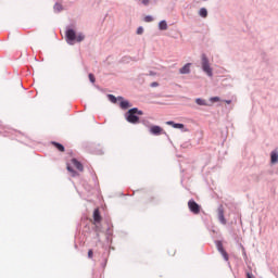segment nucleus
Instances as JSON below:
<instances>
[{
	"label": "nucleus",
	"instance_id": "f257e3e1",
	"mask_svg": "<svg viewBox=\"0 0 278 278\" xmlns=\"http://www.w3.org/2000/svg\"><path fill=\"white\" fill-rule=\"evenodd\" d=\"M125 116L128 123L136 125L137 123H140V117L138 116H142V111L138 110V108H134L128 110Z\"/></svg>",
	"mask_w": 278,
	"mask_h": 278
},
{
	"label": "nucleus",
	"instance_id": "f03ea898",
	"mask_svg": "<svg viewBox=\"0 0 278 278\" xmlns=\"http://www.w3.org/2000/svg\"><path fill=\"white\" fill-rule=\"evenodd\" d=\"M108 99L109 101H111V103H117V101H121L119 108L122 110H129V108H131V104H129V101L124 100L123 97L115 98L114 94H108Z\"/></svg>",
	"mask_w": 278,
	"mask_h": 278
},
{
	"label": "nucleus",
	"instance_id": "7ed1b4c3",
	"mask_svg": "<svg viewBox=\"0 0 278 278\" xmlns=\"http://www.w3.org/2000/svg\"><path fill=\"white\" fill-rule=\"evenodd\" d=\"M202 70L204 71V73H206V75H208V77H212L213 72L212 67L210 66V60H207V56L205 54L202 55Z\"/></svg>",
	"mask_w": 278,
	"mask_h": 278
},
{
	"label": "nucleus",
	"instance_id": "20e7f679",
	"mask_svg": "<svg viewBox=\"0 0 278 278\" xmlns=\"http://www.w3.org/2000/svg\"><path fill=\"white\" fill-rule=\"evenodd\" d=\"M188 207L192 214L201 213V206L194 200H189Z\"/></svg>",
	"mask_w": 278,
	"mask_h": 278
},
{
	"label": "nucleus",
	"instance_id": "39448f33",
	"mask_svg": "<svg viewBox=\"0 0 278 278\" xmlns=\"http://www.w3.org/2000/svg\"><path fill=\"white\" fill-rule=\"evenodd\" d=\"M66 38H67L68 45H75V39H76L75 30L68 29L66 31Z\"/></svg>",
	"mask_w": 278,
	"mask_h": 278
},
{
	"label": "nucleus",
	"instance_id": "423d86ee",
	"mask_svg": "<svg viewBox=\"0 0 278 278\" xmlns=\"http://www.w3.org/2000/svg\"><path fill=\"white\" fill-rule=\"evenodd\" d=\"M217 216H218V220L222 223V225H227V219H225V210H223V206L218 207Z\"/></svg>",
	"mask_w": 278,
	"mask_h": 278
},
{
	"label": "nucleus",
	"instance_id": "0eeeda50",
	"mask_svg": "<svg viewBox=\"0 0 278 278\" xmlns=\"http://www.w3.org/2000/svg\"><path fill=\"white\" fill-rule=\"evenodd\" d=\"M216 247H217V250L219 251V253L223 255L224 260L227 262L229 260V255L223 248V242L217 241Z\"/></svg>",
	"mask_w": 278,
	"mask_h": 278
},
{
	"label": "nucleus",
	"instance_id": "6e6552de",
	"mask_svg": "<svg viewBox=\"0 0 278 278\" xmlns=\"http://www.w3.org/2000/svg\"><path fill=\"white\" fill-rule=\"evenodd\" d=\"M101 220H103V217H101V212L99 211V208H96L93 211V225H99Z\"/></svg>",
	"mask_w": 278,
	"mask_h": 278
},
{
	"label": "nucleus",
	"instance_id": "1a4fd4ad",
	"mask_svg": "<svg viewBox=\"0 0 278 278\" xmlns=\"http://www.w3.org/2000/svg\"><path fill=\"white\" fill-rule=\"evenodd\" d=\"M164 131V129H162V127L160 126H152L150 128V134H152L153 136H160V134H162Z\"/></svg>",
	"mask_w": 278,
	"mask_h": 278
},
{
	"label": "nucleus",
	"instance_id": "9d476101",
	"mask_svg": "<svg viewBox=\"0 0 278 278\" xmlns=\"http://www.w3.org/2000/svg\"><path fill=\"white\" fill-rule=\"evenodd\" d=\"M72 164L75 166V168H77V170H79V173H84V165L81 162L77 161V159H73Z\"/></svg>",
	"mask_w": 278,
	"mask_h": 278
},
{
	"label": "nucleus",
	"instance_id": "9b49d317",
	"mask_svg": "<svg viewBox=\"0 0 278 278\" xmlns=\"http://www.w3.org/2000/svg\"><path fill=\"white\" fill-rule=\"evenodd\" d=\"M190 63H187L184 67L179 70L180 75H188L190 73Z\"/></svg>",
	"mask_w": 278,
	"mask_h": 278
},
{
	"label": "nucleus",
	"instance_id": "f8f14e48",
	"mask_svg": "<svg viewBox=\"0 0 278 278\" xmlns=\"http://www.w3.org/2000/svg\"><path fill=\"white\" fill-rule=\"evenodd\" d=\"M159 29H161V31H166V29H168V24L166 23V21H161L159 23Z\"/></svg>",
	"mask_w": 278,
	"mask_h": 278
},
{
	"label": "nucleus",
	"instance_id": "ddd939ff",
	"mask_svg": "<svg viewBox=\"0 0 278 278\" xmlns=\"http://www.w3.org/2000/svg\"><path fill=\"white\" fill-rule=\"evenodd\" d=\"M270 160H271V164H277V162H278V152L277 151L271 152Z\"/></svg>",
	"mask_w": 278,
	"mask_h": 278
},
{
	"label": "nucleus",
	"instance_id": "4468645a",
	"mask_svg": "<svg viewBox=\"0 0 278 278\" xmlns=\"http://www.w3.org/2000/svg\"><path fill=\"white\" fill-rule=\"evenodd\" d=\"M166 125H172L174 129H184V124H176L175 122H167Z\"/></svg>",
	"mask_w": 278,
	"mask_h": 278
},
{
	"label": "nucleus",
	"instance_id": "2eb2a0df",
	"mask_svg": "<svg viewBox=\"0 0 278 278\" xmlns=\"http://www.w3.org/2000/svg\"><path fill=\"white\" fill-rule=\"evenodd\" d=\"M199 16H201L202 18H207V9L205 8L200 9Z\"/></svg>",
	"mask_w": 278,
	"mask_h": 278
},
{
	"label": "nucleus",
	"instance_id": "dca6fc26",
	"mask_svg": "<svg viewBox=\"0 0 278 278\" xmlns=\"http://www.w3.org/2000/svg\"><path fill=\"white\" fill-rule=\"evenodd\" d=\"M67 170L68 173H71L72 177H79V174L73 169V167H71L70 165H67Z\"/></svg>",
	"mask_w": 278,
	"mask_h": 278
},
{
	"label": "nucleus",
	"instance_id": "f3484780",
	"mask_svg": "<svg viewBox=\"0 0 278 278\" xmlns=\"http://www.w3.org/2000/svg\"><path fill=\"white\" fill-rule=\"evenodd\" d=\"M52 144L58 149V151H61V153H64V146L62 143L52 142Z\"/></svg>",
	"mask_w": 278,
	"mask_h": 278
},
{
	"label": "nucleus",
	"instance_id": "a211bd4d",
	"mask_svg": "<svg viewBox=\"0 0 278 278\" xmlns=\"http://www.w3.org/2000/svg\"><path fill=\"white\" fill-rule=\"evenodd\" d=\"M195 103L198 105H207V101H205V100H203L201 98L195 99Z\"/></svg>",
	"mask_w": 278,
	"mask_h": 278
},
{
	"label": "nucleus",
	"instance_id": "6ab92c4d",
	"mask_svg": "<svg viewBox=\"0 0 278 278\" xmlns=\"http://www.w3.org/2000/svg\"><path fill=\"white\" fill-rule=\"evenodd\" d=\"M84 35L79 34V35H76V42H81L84 40Z\"/></svg>",
	"mask_w": 278,
	"mask_h": 278
},
{
	"label": "nucleus",
	"instance_id": "aec40b11",
	"mask_svg": "<svg viewBox=\"0 0 278 278\" xmlns=\"http://www.w3.org/2000/svg\"><path fill=\"white\" fill-rule=\"evenodd\" d=\"M54 10H56V12H62V4L60 3L54 4Z\"/></svg>",
	"mask_w": 278,
	"mask_h": 278
},
{
	"label": "nucleus",
	"instance_id": "412c9836",
	"mask_svg": "<svg viewBox=\"0 0 278 278\" xmlns=\"http://www.w3.org/2000/svg\"><path fill=\"white\" fill-rule=\"evenodd\" d=\"M152 21H153V17H152L151 15H147V16L144 17V22H146V23H152Z\"/></svg>",
	"mask_w": 278,
	"mask_h": 278
},
{
	"label": "nucleus",
	"instance_id": "4be33fe9",
	"mask_svg": "<svg viewBox=\"0 0 278 278\" xmlns=\"http://www.w3.org/2000/svg\"><path fill=\"white\" fill-rule=\"evenodd\" d=\"M94 256V252L92 250L88 251V257L89 260H92V257Z\"/></svg>",
	"mask_w": 278,
	"mask_h": 278
},
{
	"label": "nucleus",
	"instance_id": "5701e85b",
	"mask_svg": "<svg viewBox=\"0 0 278 278\" xmlns=\"http://www.w3.org/2000/svg\"><path fill=\"white\" fill-rule=\"evenodd\" d=\"M211 101L213 103H216V102L220 101V98L219 97H213V98H211Z\"/></svg>",
	"mask_w": 278,
	"mask_h": 278
},
{
	"label": "nucleus",
	"instance_id": "b1692460",
	"mask_svg": "<svg viewBox=\"0 0 278 278\" xmlns=\"http://www.w3.org/2000/svg\"><path fill=\"white\" fill-rule=\"evenodd\" d=\"M144 31V28H142L141 26L137 29V34L140 36L142 35Z\"/></svg>",
	"mask_w": 278,
	"mask_h": 278
},
{
	"label": "nucleus",
	"instance_id": "393cba45",
	"mask_svg": "<svg viewBox=\"0 0 278 278\" xmlns=\"http://www.w3.org/2000/svg\"><path fill=\"white\" fill-rule=\"evenodd\" d=\"M142 5H149V3L151 2V0H140Z\"/></svg>",
	"mask_w": 278,
	"mask_h": 278
},
{
	"label": "nucleus",
	"instance_id": "a878e982",
	"mask_svg": "<svg viewBox=\"0 0 278 278\" xmlns=\"http://www.w3.org/2000/svg\"><path fill=\"white\" fill-rule=\"evenodd\" d=\"M89 80L91 81V84H94V75L89 74Z\"/></svg>",
	"mask_w": 278,
	"mask_h": 278
},
{
	"label": "nucleus",
	"instance_id": "bb28decb",
	"mask_svg": "<svg viewBox=\"0 0 278 278\" xmlns=\"http://www.w3.org/2000/svg\"><path fill=\"white\" fill-rule=\"evenodd\" d=\"M157 86H160V84H157L156 81L151 84V88H157Z\"/></svg>",
	"mask_w": 278,
	"mask_h": 278
},
{
	"label": "nucleus",
	"instance_id": "cd10ccee",
	"mask_svg": "<svg viewBox=\"0 0 278 278\" xmlns=\"http://www.w3.org/2000/svg\"><path fill=\"white\" fill-rule=\"evenodd\" d=\"M225 103H227L229 105V104H231V100H226Z\"/></svg>",
	"mask_w": 278,
	"mask_h": 278
},
{
	"label": "nucleus",
	"instance_id": "c85d7f7f",
	"mask_svg": "<svg viewBox=\"0 0 278 278\" xmlns=\"http://www.w3.org/2000/svg\"><path fill=\"white\" fill-rule=\"evenodd\" d=\"M247 277L248 278H254L253 275H251V274H248Z\"/></svg>",
	"mask_w": 278,
	"mask_h": 278
}]
</instances>
